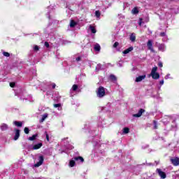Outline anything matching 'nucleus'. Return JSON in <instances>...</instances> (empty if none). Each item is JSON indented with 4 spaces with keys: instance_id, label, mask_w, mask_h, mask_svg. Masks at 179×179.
I'll return each mask as SVG.
<instances>
[{
    "instance_id": "obj_10",
    "label": "nucleus",
    "mask_w": 179,
    "mask_h": 179,
    "mask_svg": "<svg viewBox=\"0 0 179 179\" xmlns=\"http://www.w3.org/2000/svg\"><path fill=\"white\" fill-rule=\"evenodd\" d=\"M41 146H43V143H39L32 146V148H31V149L32 150H37L40 149L41 148Z\"/></svg>"
},
{
    "instance_id": "obj_6",
    "label": "nucleus",
    "mask_w": 179,
    "mask_h": 179,
    "mask_svg": "<svg viewBox=\"0 0 179 179\" xmlns=\"http://www.w3.org/2000/svg\"><path fill=\"white\" fill-rule=\"evenodd\" d=\"M44 162V157L43 156H40L38 158V162L34 164V167H40L41 164Z\"/></svg>"
},
{
    "instance_id": "obj_26",
    "label": "nucleus",
    "mask_w": 179,
    "mask_h": 179,
    "mask_svg": "<svg viewBox=\"0 0 179 179\" xmlns=\"http://www.w3.org/2000/svg\"><path fill=\"white\" fill-rule=\"evenodd\" d=\"M100 69H101V64H97V66H96L95 71H96V72H99V71Z\"/></svg>"
},
{
    "instance_id": "obj_15",
    "label": "nucleus",
    "mask_w": 179,
    "mask_h": 179,
    "mask_svg": "<svg viewBox=\"0 0 179 179\" xmlns=\"http://www.w3.org/2000/svg\"><path fill=\"white\" fill-rule=\"evenodd\" d=\"M158 50H159V51L164 52V51H165V50H166V46L164 45V44H160V45H159V46H158Z\"/></svg>"
},
{
    "instance_id": "obj_16",
    "label": "nucleus",
    "mask_w": 179,
    "mask_h": 179,
    "mask_svg": "<svg viewBox=\"0 0 179 179\" xmlns=\"http://www.w3.org/2000/svg\"><path fill=\"white\" fill-rule=\"evenodd\" d=\"M131 13L133 15H138L139 13V10H138V8L135 7L131 10Z\"/></svg>"
},
{
    "instance_id": "obj_14",
    "label": "nucleus",
    "mask_w": 179,
    "mask_h": 179,
    "mask_svg": "<svg viewBox=\"0 0 179 179\" xmlns=\"http://www.w3.org/2000/svg\"><path fill=\"white\" fill-rule=\"evenodd\" d=\"M131 51H134V47H130L123 51V54H129Z\"/></svg>"
},
{
    "instance_id": "obj_32",
    "label": "nucleus",
    "mask_w": 179,
    "mask_h": 179,
    "mask_svg": "<svg viewBox=\"0 0 179 179\" xmlns=\"http://www.w3.org/2000/svg\"><path fill=\"white\" fill-rule=\"evenodd\" d=\"M118 45H120V43L118 42H115L113 44V48H117Z\"/></svg>"
},
{
    "instance_id": "obj_39",
    "label": "nucleus",
    "mask_w": 179,
    "mask_h": 179,
    "mask_svg": "<svg viewBox=\"0 0 179 179\" xmlns=\"http://www.w3.org/2000/svg\"><path fill=\"white\" fill-rule=\"evenodd\" d=\"M15 83H10V87H15Z\"/></svg>"
},
{
    "instance_id": "obj_21",
    "label": "nucleus",
    "mask_w": 179,
    "mask_h": 179,
    "mask_svg": "<svg viewBox=\"0 0 179 179\" xmlns=\"http://www.w3.org/2000/svg\"><path fill=\"white\" fill-rule=\"evenodd\" d=\"M101 13H100L99 10H96V11H95V16H96V17L98 18V20L100 19V16H101Z\"/></svg>"
},
{
    "instance_id": "obj_44",
    "label": "nucleus",
    "mask_w": 179,
    "mask_h": 179,
    "mask_svg": "<svg viewBox=\"0 0 179 179\" xmlns=\"http://www.w3.org/2000/svg\"><path fill=\"white\" fill-rule=\"evenodd\" d=\"M55 86H56L55 83H52V89H55Z\"/></svg>"
},
{
    "instance_id": "obj_40",
    "label": "nucleus",
    "mask_w": 179,
    "mask_h": 179,
    "mask_svg": "<svg viewBox=\"0 0 179 179\" xmlns=\"http://www.w3.org/2000/svg\"><path fill=\"white\" fill-rule=\"evenodd\" d=\"M160 36H161L162 37H164V36H166V33L162 32V33L160 34Z\"/></svg>"
},
{
    "instance_id": "obj_28",
    "label": "nucleus",
    "mask_w": 179,
    "mask_h": 179,
    "mask_svg": "<svg viewBox=\"0 0 179 179\" xmlns=\"http://www.w3.org/2000/svg\"><path fill=\"white\" fill-rule=\"evenodd\" d=\"M71 90H73V92H76V90H78V85H73Z\"/></svg>"
},
{
    "instance_id": "obj_34",
    "label": "nucleus",
    "mask_w": 179,
    "mask_h": 179,
    "mask_svg": "<svg viewBox=\"0 0 179 179\" xmlns=\"http://www.w3.org/2000/svg\"><path fill=\"white\" fill-rule=\"evenodd\" d=\"M54 107H55V108H58V107H61V104L60 103H55V104H54Z\"/></svg>"
},
{
    "instance_id": "obj_11",
    "label": "nucleus",
    "mask_w": 179,
    "mask_h": 179,
    "mask_svg": "<svg viewBox=\"0 0 179 179\" xmlns=\"http://www.w3.org/2000/svg\"><path fill=\"white\" fill-rule=\"evenodd\" d=\"M171 120V117H170L169 116H165L163 119H162V122L164 124H167L168 122H170V121Z\"/></svg>"
},
{
    "instance_id": "obj_9",
    "label": "nucleus",
    "mask_w": 179,
    "mask_h": 179,
    "mask_svg": "<svg viewBox=\"0 0 179 179\" xmlns=\"http://www.w3.org/2000/svg\"><path fill=\"white\" fill-rule=\"evenodd\" d=\"M15 134L14 136V141H17V139H19V136H20V130L15 129Z\"/></svg>"
},
{
    "instance_id": "obj_7",
    "label": "nucleus",
    "mask_w": 179,
    "mask_h": 179,
    "mask_svg": "<svg viewBox=\"0 0 179 179\" xmlns=\"http://www.w3.org/2000/svg\"><path fill=\"white\" fill-rule=\"evenodd\" d=\"M171 162L173 166H179V158L174 157L171 159Z\"/></svg>"
},
{
    "instance_id": "obj_13",
    "label": "nucleus",
    "mask_w": 179,
    "mask_h": 179,
    "mask_svg": "<svg viewBox=\"0 0 179 179\" xmlns=\"http://www.w3.org/2000/svg\"><path fill=\"white\" fill-rule=\"evenodd\" d=\"M145 78H146L145 75L140 76L136 78V82H142V80H143V79H145Z\"/></svg>"
},
{
    "instance_id": "obj_43",
    "label": "nucleus",
    "mask_w": 179,
    "mask_h": 179,
    "mask_svg": "<svg viewBox=\"0 0 179 179\" xmlns=\"http://www.w3.org/2000/svg\"><path fill=\"white\" fill-rule=\"evenodd\" d=\"M160 85H164V80H162L160 82H159Z\"/></svg>"
},
{
    "instance_id": "obj_25",
    "label": "nucleus",
    "mask_w": 179,
    "mask_h": 179,
    "mask_svg": "<svg viewBox=\"0 0 179 179\" xmlns=\"http://www.w3.org/2000/svg\"><path fill=\"white\" fill-rule=\"evenodd\" d=\"M36 138H37V134H34L31 137H29V141H35Z\"/></svg>"
},
{
    "instance_id": "obj_1",
    "label": "nucleus",
    "mask_w": 179,
    "mask_h": 179,
    "mask_svg": "<svg viewBox=\"0 0 179 179\" xmlns=\"http://www.w3.org/2000/svg\"><path fill=\"white\" fill-rule=\"evenodd\" d=\"M150 76H151L152 79H155V80H157L160 78V74L157 73V66L153 67L152 69Z\"/></svg>"
},
{
    "instance_id": "obj_31",
    "label": "nucleus",
    "mask_w": 179,
    "mask_h": 179,
    "mask_svg": "<svg viewBox=\"0 0 179 179\" xmlns=\"http://www.w3.org/2000/svg\"><path fill=\"white\" fill-rule=\"evenodd\" d=\"M154 129H157V122L154 120Z\"/></svg>"
},
{
    "instance_id": "obj_22",
    "label": "nucleus",
    "mask_w": 179,
    "mask_h": 179,
    "mask_svg": "<svg viewBox=\"0 0 179 179\" xmlns=\"http://www.w3.org/2000/svg\"><path fill=\"white\" fill-rule=\"evenodd\" d=\"M90 29L92 33L95 34L96 33V28L92 25L90 26Z\"/></svg>"
},
{
    "instance_id": "obj_35",
    "label": "nucleus",
    "mask_w": 179,
    "mask_h": 179,
    "mask_svg": "<svg viewBox=\"0 0 179 179\" xmlns=\"http://www.w3.org/2000/svg\"><path fill=\"white\" fill-rule=\"evenodd\" d=\"M39 48L38 45H34V51H38Z\"/></svg>"
},
{
    "instance_id": "obj_3",
    "label": "nucleus",
    "mask_w": 179,
    "mask_h": 179,
    "mask_svg": "<svg viewBox=\"0 0 179 179\" xmlns=\"http://www.w3.org/2000/svg\"><path fill=\"white\" fill-rule=\"evenodd\" d=\"M97 97L101 99V97H104L106 96V89L103 87H99L96 92Z\"/></svg>"
},
{
    "instance_id": "obj_5",
    "label": "nucleus",
    "mask_w": 179,
    "mask_h": 179,
    "mask_svg": "<svg viewBox=\"0 0 179 179\" xmlns=\"http://www.w3.org/2000/svg\"><path fill=\"white\" fill-rule=\"evenodd\" d=\"M147 47L151 52H155V49H153V41L152 40H148Z\"/></svg>"
},
{
    "instance_id": "obj_8",
    "label": "nucleus",
    "mask_w": 179,
    "mask_h": 179,
    "mask_svg": "<svg viewBox=\"0 0 179 179\" xmlns=\"http://www.w3.org/2000/svg\"><path fill=\"white\" fill-rule=\"evenodd\" d=\"M145 113V110L140 109L138 113L134 114L133 117H135L136 118H139V117H142V114Z\"/></svg>"
},
{
    "instance_id": "obj_42",
    "label": "nucleus",
    "mask_w": 179,
    "mask_h": 179,
    "mask_svg": "<svg viewBox=\"0 0 179 179\" xmlns=\"http://www.w3.org/2000/svg\"><path fill=\"white\" fill-rule=\"evenodd\" d=\"M138 24H139V26H142V19L141 18H140Z\"/></svg>"
},
{
    "instance_id": "obj_19",
    "label": "nucleus",
    "mask_w": 179,
    "mask_h": 179,
    "mask_svg": "<svg viewBox=\"0 0 179 179\" xmlns=\"http://www.w3.org/2000/svg\"><path fill=\"white\" fill-rule=\"evenodd\" d=\"M14 125H15L16 127H22V125H23V123L22 122H17V121H15L13 122Z\"/></svg>"
},
{
    "instance_id": "obj_24",
    "label": "nucleus",
    "mask_w": 179,
    "mask_h": 179,
    "mask_svg": "<svg viewBox=\"0 0 179 179\" xmlns=\"http://www.w3.org/2000/svg\"><path fill=\"white\" fill-rule=\"evenodd\" d=\"M136 39V37L135 36V34H132L130 36V40H131V41L134 42V41H135Z\"/></svg>"
},
{
    "instance_id": "obj_23",
    "label": "nucleus",
    "mask_w": 179,
    "mask_h": 179,
    "mask_svg": "<svg viewBox=\"0 0 179 179\" xmlns=\"http://www.w3.org/2000/svg\"><path fill=\"white\" fill-rule=\"evenodd\" d=\"M110 80H113V82H115V80H117V77H115V76L111 74L110 76Z\"/></svg>"
},
{
    "instance_id": "obj_36",
    "label": "nucleus",
    "mask_w": 179,
    "mask_h": 179,
    "mask_svg": "<svg viewBox=\"0 0 179 179\" xmlns=\"http://www.w3.org/2000/svg\"><path fill=\"white\" fill-rule=\"evenodd\" d=\"M45 47H46V48H50V43H48V42H45Z\"/></svg>"
},
{
    "instance_id": "obj_18",
    "label": "nucleus",
    "mask_w": 179,
    "mask_h": 179,
    "mask_svg": "<svg viewBox=\"0 0 179 179\" xmlns=\"http://www.w3.org/2000/svg\"><path fill=\"white\" fill-rule=\"evenodd\" d=\"M1 131H6L8 129V124H3L1 127Z\"/></svg>"
},
{
    "instance_id": "obj_45",
    "label": "nucleus",
    "mask_w": 179,
    "mask_h": 179,
    "mask_svg": "<svg viewBox=\"0 0 179 179\" xmlns=\"http://www.w3.org/2000/svg\"><path fill=\"white\" fill-rule=\"evenodd\" d=\"M148 166H153L152 164H148Z\"/></svg>"
},
{
    "instance_id": "obj_27",
    "label": "nucleus",
    "mask_w": 179,
    "mask_h": 179,
    "mask_svg": "<svg viewBox=\"0 0 179 179\" xmlns=\"http://www.w3.org/2000/svg\"><path fill=\"white\" fill-rule=\"evenodd\" d=\"M129 129L128 127H124L123 129V134H129Z\"/></svg>"
},
{
    "instance_id": "obj_33",
    "label": "nucleus",
    "mask_w": 179,
    "mask_h": 179,
    "mask_svg": "<svg viewBox=\"0 0 179 179\" xmlns=\"http://www.w3.org/2000/svg\"><path fill=\"white\" fill-rule=\"evenodd\" d=\"M45 135L46 136V139H47L48 142L50 141V137H49L48 134L47 133V131L45 132Z\"/></svg>"
},
{
    "instance_id": "obj_29",
    "label": "nucleus",
    "mask_w": 179,
    "mask_h": 179,
    "mask_svg": "<svg viewBox=\"0 0 179 179\" xmlns=\"http://www.w3.org/2000/svg\"><path fill=\"white\" fill-rule=\"evenodd\" d=\"M24 134H29L30 132V130L29 129V127H25L24 129Z\"/></svg>"
},
{
    "instance_id": "obj_4",
    "label": "nucleus",
    "mask_w": 179,
    "mask_h": 179,
    "mask_svg": "<svg viewBox=\"0 0 179 179\" xmlns=\"http://www.w3.org/2000/svg\"><path fill=\"white\" fill-rule=\"evenodd\" d=\"M156 173H157L158 176L160 177L161 179H165L167 178V175L166 174V172H164L160 169H157Z\"/></svg>"
},
{
    "instance_id": "obj_20",
    "label": "nucleus",
    "mask_w": 179,
    "mask_h": 179,
    "mask_svg": "<svg viewBox=\"0 0 179 179\" xmlns=\"http://www.w3.org/2000/svg\"><path fill=\"white\" fill-rule=\"evenodd\" d=\"M77 23L73 20H71L70 22V27H75L76 26Z\"/></svg>"
},
{
    "instance_id": "obj_37",
    "label": "nucleus",
    "mask_w": 179,
    "mask_h": 179,
    "mask_svg": "<svg viewBox=\"0 0 179 179\" xmlns=\"http://www.w3.org/2000/svg\"><path fill=\"white\" fill-rule=\"evenodd\" d=\"M158 66H159V68H163V63L159 62L158 63Z\"/></svg>"
},
{
    "instance_id": "obj_2",
    "label": "nucleus",
    "mask_w": 179,
    "mask_h": 179,
    "mask_svg": "<svg viewBox=\"0 0 179 179\" xmlns=\"http://www.w3.org/2000/svg\"><path fill=\"white\" fill-rule=\"evenodd\" d=\"M75 162H80L81 163H83V162H85V159H83V157H74V159L70 160L69 167H74Z\"/></svg>"
},
{
    "instance_id": "obj_38",
    "label": "nucleus",
    "mask_w": 179,
    "mask_h": 179,
    "mask_svg": "<svg viewBox=\"0 0 179 179\" xmlns=\"http://www.w3.org/2000/svg\"><path fill=\"white\" fill-rule=\"evenodd\" d=\"M80 59H82V57H80L76 58V61H77V62H79V61H80Z\"/></svg>"
},
{
    "instance_id": "obj_46",
    "label": "nucleus",
    "mask_w": 179,
    "mask_h": 179,
    "mask_svg": "<svg viewBox=\"0 0 179 179\" xmlns=\"http://www.w3.org/2000/svg\"><path fill=\"white\" fill-rule=\"evenodd\" d=\"M66 138H64V139H63V141H66Z\"/></svg>"
},
{
    "instance_id": "obj_30",
    "label": "nucleus",
    "mask_w": 179,
    "mask_h": 179,
    "mask_svg": "<svg viewBox=\"0 0 179 179\" xmlns=\"http://www.w3.org/2000/svg\"><path fill=\"white\" fill-rule=\"evenodd\" d=\"M3 55L4 57H10V54H9V52H3Z\"/></svg>"
},
{
    "instance_id": "obj_41",
    "label": "nucleus",
    "mask_w": 179,
    "mask_h": 179,
    "mask_svg": "<svg viewBox=\"0 0 179 179\" xmlns=\"http://www.w3.org/2000/svg\"><path fill=\"white\" fill-rule=\"evenodd\" d=\"M170 78V74H167L166 76H165V79L167 80V79H169Z\"/></svg>"
},
{
    "instance_id": "obj_17",
    "label": "nucleus",
    "mask_w": 179,
    "mask_h": 179,
    "mask_svg": "<svg viewBox=\"0 0 179 179\" xmlns=\"http://www.w3.org/2000/svg\"><path fill=\"white\" fill-rule=\"evenodd\" d=\"M94 50L95 51H100V50H101L100 45L99 43L95 44V45L94 47Z\"/></svg>"
},
{
    "instance_id": "obj_12",
    "label": "nucleus",
    "mask_w": 179,
    "mask_h": 179,
    "mask_svg": "<svg viewBox=\"0 0 179 179\" xmlns=\"http://www.w3.org/2000/svg\"><path fill=\"white\" fill-rule=\"evenodd\" d=\"M47 118H48V113H45V114L42 115L40 122H44V121H45V120H47Z\"/></svg>"
}]
</instances>
